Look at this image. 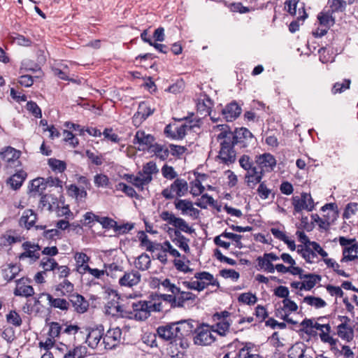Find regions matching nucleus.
<instances>
[{"instance_id":"nucleus-1","label":"nucleus","mask_w":358,"mask_h":358,"mask_svg":"<svg viewBox=\"0 0 358 358\" xmlns=\"http://www.w3.org/2000/svg\"><path fill=\"white\" fill-rule=\"evenodd\" d=\"M222 125V131L217 135L220 149L217 156L218 159L226 164H232L236 160V153L235 146L241 148L254 145L256 141L252 134L246 128H240L231 131L226 130Z\"/></svg>"},{"instance_id":"nucleus-2","label":"nucleus","mask_w":358,"mask_h":358,"mask_svg":"<svg viewBox=\"0 0 358 358\" xmlns=\"http://www.w3.org/2000/svg\"><path fill=\"white\" fill-rule=\"evenodd\" d=\"M213 329L208 324L202 323L194 329V343L198 345H210L215 341Z\"/></svg>"},{"instance_id":"nucleus-3","label":"nucleus","mask_w":358,"mask_h":358,"mask_svg":"<svg viewBox=\"0 0 358 358\" xmlns=\"http://www.w3.org/2000/svg\"><path fill=\"white\" fill-rule=\"evenodd\" d=\"M339 243L344 247L341 262L354 261L358 258V243L355 238L349 239L344 236L339 238Z\"/></svg>"},{"instance_id":"nucleus-4","label":"nucleus","mask_w":358,"mask_h":358,"mask_svg":"<svg viewBox=\"0 0 358 358\" xmlns=\"http://www.w3.org/2000/svg\"><path fill=\"white\" fill-rule=\"evenodd\" d=\"M188 190V185L185 180L177 178L169 187L164 189L162 194L166 199H173L175 196L181 197Z\"/></svg>"},{"instance_id":"nucleus-5","label":"nucleus","mask_w":358,"mask_h":358,"mask_svg":"<svg viewBox=\"0 0 358 358\" xmlns=\"http://www.w3.org/2000/svg\"><path fill=\"white\" fill-rule=\"evenodd\" d=\"M159 217L163 221L173 225L177 229L176 230L179 231H182L185 233L191 234L194 231L185 220L176 217L171 212L167 210L163 211L161 213Z\"/></svg>"},{"instance_id":"nucleus-6","label":"nucleus","mask_w":358,"mask_h":358,"mask_svg":"<svg viewBox=\"0 0 358 358\" xmlns=\"http://www.w3.org/2000/svg\"><path fill=\"white\" fill-rule=\"evenodd\" d=\"M292 205L294 211L296 213H299L303 210L312 211L315 207L313 199L311 195L308 193H302L301 196H293Z\"/></svg>"},{"instance_id":"nucleus-7","label":"nucleus","mask_w":358,"mask_h":358,"mask_svg":"<svg viewBox=\"0 0 358 358\" xmlns=\"http://www.w3.org/2000/svg\"><path fill=\"white\" fill-rule=\"evenodd\" d=\"M155 137L149 134H146L143 130L136 131L133 143L138 145V150L140 151L149 150L155 143Z\"/></svg>"},{"instance_id":"nucleus-8","label":"nucleus","mask_w":358,"mask_h":358,"mask_svg":"<svg viewBox=\"0 0 358 358\" xmlns=\"http://www.w3.org/2000/svg\"><path fill=\"white\" fill-rule=\"evenodd\" d=\"M150 307L147 301H138L131 303L130 313L137 320H145L150 315Z\"/></svg>"},{"instance_id":"nucleus-9","label":"nucleus","mask_w":358,"mask_h":358,"mask_svg":"<svg viewBox=\"0 0 358 358\" xmlns=\"http://www.w3.org/2000/svg\"><path fill=\"white\" fill-rule=\"evenodd\" d=\"M122 335L121 329L118 327L110 329L103 335L101 341L102 349L111 350L119 343Z\"/></svg>"},{"instance_id":"nucleus-10","label":"nucleus","mask_w":358,"mask_h":358,"mask_svg":"<svg viewBox=\"0 0 358 358\" xmlns=\"http://www.w3.org/2000/svg\"><path fill=\"white\" fill-rule=\"evenodd\" d=\"M173 294H176V308H189L196 303V296L192 292L180 291L179 288V292Z\"/></svg>"},{"instance_id":"nucleus-11","label":"nucleus","mask_w":358,"mask_h":358,"mask_svg":"<svg viewBox=\"0 0 358 358\" xmlns=\"http://www.w3.org/2000/svg\"><path fill=\"white\" fill-rule=\"evenodd\" d=\"M257 167L264 172H270L276 165L275 157L270 153H264L256 157Z\"/></svg>"},{"instance_id":"nucleus-12","label":"nucleus","mask_w":358,"mask_h":358,"mask_svg":"<svg viewBox=\"0 0 358 358\" xmlns=\"http://www.w3.org/2000/svg\"><path fill=\"white\" fill-rule=\"evenodd\" d=\"M141 280V275L138 271L131 270L125 272L124 275L120 278L119 284L122 287H133L139 284Z\"/></svg>"},{"instance_id":"nucleus-13","label":"nucleus","mask_w":358,"mask_h":358,"mask_svg":"<svg viewBox=\"0 0 358 358\" xmlns=\"http://www.w3.org/2000/svg\"><path fill=\"white\" fill-rule=\"evenodd\" d=\"M194 321L192 320H180L174 322L178 338L189 336L194 332Z\"/></svg>"},{"instance_id":"nucleus-14","label":"nucleus","mask_w":358,"mask_h":358,"mask_svg":"<svg viewBox=\"0 0 358 358\" xmlns=\"http://www.w3.org/2000/svg\"><path fill=\"white\" fill-rule=\"evenodd\" d=\"M175 207L177 210L181 211L183 215H189L196 217L199 215V210L193 206L192 201L187 199H179L175 202Z\"/></svg>"},{"instance_id":"nucleus-15","label":"nucleus","mask_w":358,"mask_h":358,"mask_svg":"<svg viewBox=\"0 0 358 358\" xmlns=\"http://www.w3.org/2000/svg\"><path fill=\"white\" fill-rule=\"evenodd\" d=\"M24 252L19 256L20 259L29 258L31 262H36L40 257V247L38 245L31 244L30 242H24L22 244Z\"/></svg>"},{"instance_id":"nucleus-16","label":"nucleus","mask_w":358,"mask_h":358,"mask_svg":"<svg viewBox=\"0 0 358 358\" xmlns=\"http://www.w3.org/2000/svg\"><path fill=\"white\" fill-rule=\"evenodd\" d=\"M126 178L129 182L131 183L141 191H143L145 187L149 185L152 180V177H146L141 171H138L136 175H126Z\"/></svg>"},{"instance_id":"nucleus-17","label":"nucleus","mask_w":358,"mask_h":358,"mask_svg":"<svg viewBox=\"0 0 358 358\" xmlns=\"http://www.w3.org/2000/svg\"><path fill=\"white\" fill-rule=\"evenodd\" d=\"M69 301L71 303L74 310L78 313H83L87 311L89 307V303L80 294H71L69 295Z\"/></svg>"},{"instance_id":"nucleus-18","label":"nucleus","mask_w":358,"mask_h":358,"mask_svg":"<svg viewBox=\"0 0 358 358\" xmlns=\"http://www.w3.org/2000/svg\"><path fill=\"white\" fill-rule=\"evenodd\" d=\"M45 297L48 301L50 306L66 311L69 308V302L64 299L54 298L51 294L48 293H42L40 298Z\"/></svg>"},{"instance_id":"nucleus-19","label":"nucleus","mask_w":358,"mask_h":358,"mask_svg":"<svg viewBox=\"0 0 358 358\" xmlns=\"http://www.w3.org/2000/svg\"><path fill=\"white\" fill-rule=\"evenodd\" d=\"M157 331L159 336L165 341H172L176 338H178L174 322L159 327Z\"/></svg>"},{"instance_id":"nucleus-20","label":"nucleus","mask_w":358,"mask_h":358,"mask_svg":"<svg viewBox=\"0 0 358 358\" xmlns=\"http://www.w3.org/2000/svg\"><path fill=\"white\" fill-rule=\"evenodd\" d=\"M103 335L101 329H92L87 334L86 342L88 345L92 348L102 349L101 341H103Z\"/></svg>"},{"instance_id":"nucleus-21","label":"nucleus","mask_w":358,"mask_h":358,"mask_svg":"<svg viewBox=\"0 0 358 358\" xmlns=\"http://www.w3.org/2000/svg\"><path fill=\"white\" fill-rule=\"evenodd\" d=\"M264 173L257 166H254L252 169L247 171L245 175V181L248 187L254 188L255 186L259 183L262 179Z\"/></svg>"},{"instance_id":"nucleus-22","label":"nucleus","mask_w":358,"mask_h":358,"mask_svg":"<svg viewBox=\"0 0 358 358\" xmlns=\"http://www.w3.org/2000/svg\"><path fill=\"white\" fill-rule=\"evenodd\" d=\"M241 113V108L236 102H231L222 110V115L228 122L236 119Z\"/></svg>"},{"instance_id":"nucleus-23","label":"nucleus","mask_w":358,"mask_h":358,"mask_svg":"<svg viewBox=\"0 0 358 358\" xmlns=\"http://www.w3.org/2000/svg\"><path fill=\"white\" fill-rule=\"evenodd\" d=\"M194 278L197 280L198 282L203 283V289L208 285L219 286L218 281L214 278L213 275L210 273L203 271L196 273Z\"/></svg>"},{"instance_id":"nucleus-24","label":"nucleus","mask_w":358,"mask_h":358,"mask_svg":"<svg viewBox=\"0 0 358 358\" xmlns=\"http://www.w3.org/2000/svg\"><path fill=\"white\" fill-rule=\"evenodd\" d=\"M16 282L17 285L14 290V294L15 296L28 297L34 294L33 287L30 285H25L23 278L17 280Z\"/></svg>"},{"instance_id":"nucleus-25","label":"nucleus","mask_w":358,"mask_h":358,"mask_svg":"<svg viewBox=\"0 0 358 358\" xmlns=\"http://www.w3.org/2000/svg\"><path fill=\"white\" fill-rule=\"evenodd\" d=\"M36 220V215L32 210L28 209L24 211L21 216L19 224L21 227H24L27 229L34 226Z\"/></svg>"},{"instance_id":"nucleus-26","label":"nucleus","mask_w":358,"mask_h":358,"mask_svg":"<svg viewBox=\"0 0 358 358\" xmlns=\"http://www.w3.org/2000/svg\"><path fill=\"white\" fill-rule=\"evenodd\" d=\"M282 310L285 313L282 317L283 320L291 324H294V322H293L291 319L289 318V314H290L292 312L296 311L298 309V306L294 301H292L289 298L284 299L282 300Z\"/></svg>"},{"instance_id":"nucleus-27","label":"nucleus","mask_w":358,"mask_h":358,"mask_svg":"<svg viewBox=\"0 0 358 358\" xmlns=\"http://www.w3.org/2000/svg\"><path fill=\"white\" fill-rule=\"evenodd\" d=\"M26 176L27 173L24 171H20L10 177L8 180V183L10 184L13 189H17L21 187Z\"/></svg>"},{"instance_id":"nucleus-28","label":"nucleus","mask_w":358,"mask_h":358,"mask_svg":"<svg viewBox=\"0 0 358 358\" xmlns=\"http://www.w3.org/2000/svg\"><path fill=\"white\" fill-rule=\"evenodd\" d=\"M66 189L69 196L75 198L76 200H82L85 199L87 194L84 187L80 189L76 185H69L66 186Z\"/></svg>"},{"instance_id":"nucleus-29","label":"nucleus","mask_w":358,"mask_h":358,"mask_svg":"<svg viewBox=\"0 0 358 358\" xmlns=\"http://www.w3.org/2000/svg\"><path fill=\"white\" fill-rule=\"evenodd\" d=\"M86 353V348L82 345H76L70 348L63 358H84Z\"/></svg>"},{"instance_id":"nucleus-30","label":"nucleus","mask_w":358,"mask_h":358,"mask_svg":"<svg viewBox=\"0 0 358 358\" xmlns=\"http://www.w3.org/2000/svg\"><path fill=\"white\" fill-rule=\"evenodd\" d=\"M149 152L154 153L157 157L162 160L166 159L169 155V150L165 146L158 143H154Z\"/></svg>"},{"instance_id":"nucleus-31","label":"nucleus","mask_w":358,"mask_h":358,"mask_svg":"<svg viewBox=\"0 0 358 358\" xmlns=\"http://www.w3.org/2000/svg\"><path fill=\"white\" fill-rule=\"evenodd\" d=\"M257 262L260 269H263L270 273H273L275 272V266L272 264L270 259L266 257L265 254H264L263 256L258 257L257 258Z\"/></svg>"},{"instance_id":"nucleus-32","label":"nucleus","mask_w":358,"mask_h":358,"mask_svg":"<svg viewBox=\"0 0 358 358\" xmlns=\"http://www.w3.org/2000/svg\"><path fill=\"white\" fill-rule=\"evenodd\" d=\"M20 271V266L17 264H8L2 271L3 277L5 280L10 281L15 278Z\"/></svg>"},{"instance_id":"nucleus-33","label":"nucleus","mask_w":358,"mask_h":358,"mask_svg":"<svg viewBox=\"0 0 358 358\" xmlns=\"http://www.w3.org/2000/svg\"><path fill=\"white\" fill-rule=\"evenodd\" d=\"M338 335L342 339L349 342L353 339L354 332L351 328L348 327V324L341 323L338 326Z\"/></svg>"},{"instance_id":"nucleus-34","label":"nucleus","mask_w":358,"mask_h":358,"mask_svg":"<svg viewBox=\"0 0 358 358\" xmlns=\"http://www.w3.org/2000/svg\"><path fill=\"white\" fill-rule=\"evenodd\" d=\"M105 312L107 315L117 316L122 313V308L117 300L108 301L105 306Z\"/></svg>"},{"instance_id":"nucleus-35","label":"nucleus","mask_w":358,"mask_h":358,"mask_svg":"<svg viewBox=\"0 0 358 358\" xmlns=\"http://www.w3.org/2000/svg\"><path fill=\"white\" fill-rule=\"evenodd\" d=\"M231 322L229 320H221L217 322L215 325H212L213 332L222 336H225L229 331Z\"/></svg>"},{"instance_id":"nucleus-36","label":"nucleus","mask_w":358,"mask_h":358,"mask_svg":"<svg viewBox=\"0 0 358 358\" xmlns=\"http://www.w3.org/2000/svg\"><path fill=\"white\" fill-rule=\"evenodd\" d=\"M213 106V102L207 96H203V98H199L197 103V109L201 113L210 115V109Z\"/></svg>"},{"instance_id":"nucleus-37","label":"nucleus","mask_w":358,"mask_h":358,"mask_svg":"<svg viewBox=\"0 0 358 358\" xmlns=\"http://www.w3.org/2000/svg\"><path fill=\"white\" fill-rule=\"evenodd\" d=\"M151 264L150 256L145 253L139 255L135 261V266L141 271L148 270Z\"/></svg>"},{"instance_id":"nucleus-38","label":"nucleus","mask_w":358,"mask_h":358,"mask_svg":"<svg viewBox=\"0 0 358 358\" xmlns=\"http://www.w3.org/2000/svg\"><path fill=\"white\" fill-rule=\"evenodd\" d=\"M1 155L3 160L10 162L17 160L20 157V153L15 148L8 147L1 152Z\"/></svg>"},{"instance_id":"nucleus-39","label":"nucleus","mask_w":358,"mask_h":358,"mask_svg":"<svg viewBox=\"0 0 358 358\" xmlns=\"http://www.w3.org/2000/svg\"><path fill=\"white\" fill-rule=\"evenodd\" d=\"M192 126L187 124H182L174 128V131L171 134V137L174 139H182L186 135L187 131H190Z\"/></svg>"},{"instance_id":"nucleus-40","label":"nucleus","mask_w":358,"mask_h":358,"mask_svg":"<svg viewBox=\"0 0 358 358\" xmlns=\"http://www.w3.org/2000/svg\"><path fill=\"white\" fill-rule=\"evenodd\" d=\"M304 280L302 282V287L305 290H310L313 288L317 280H320V277L317 275L308 274L304 275Z\"/></svg>"},{"instance_id":"nucleus-41","label":"nucleus","mask_w":358,"mask_h":358,"mask_svg":"<svg viewBox=\"0 0 358 358\" xmlns=\"http://www.w3.org/2000/svg\"><path fill=\"white\" fill-rule=\"evenodd\" d=\"M303 302L315 308H323L327 305V303L322 299L313 296L304 297Z\"/></svg>"},{"instance_id":"nucleus-42","label":"nucleus","mask_w":358,"mask_h":358,"mask_svg":"<svg viewBox=\"0 0 358 358\" xmlns=\"http://www.w3.org/2000/svg\"><path fill=\"white\" fill-rule=\"evenodd\" d=\"M176 238L173 240V242H176V244L182 250H183L185 252L189 251V247L188 245V239H187L184 236H182L178 230H175L174 232Z\"/></svg>"},{"instance_id":"nucleus-43","label":"nucleus","mask_w":358,"mask_h":358,"mask_svg":"<svg viewBox=\"0 0 358 358\" xmlns=\"http://www.w3.org/2000/svg\"><path fill=\"white\" fill-rule=\"evenodd\" d=\"M73 285L68 280H64L58 284L55 288L57 291L62 292V295H70L73 291Z\"/></svg>"},{"instance_id":"nucleus-44","label":"nucleus","mask_w":358,"mask_h":358,"mask_svg":"<svg viewBox=\"0 0 358 358\" xmlns=\"http://www.w3.org/2000/svg\"><path fill=\"white\" fill-rule=\"evenodd\" d=\"M253 350L250 343H246L239 350V358H262L258 354L252 352Z\"/></svg>"},{"instance_id":"nucleus-45","label":"nucleus","mask_w":358,"mask_h":358,"mask_svg":"<svg viewBox=\"0 0 358 358\" xmlns=\"http://www.w3.org/2000/svg\"><path fill=\"white\" fill-rule=\"evenodd\" d=\"M317 19L321 25L328 29L334 24V18L329 13H320Z\"/></svg>"},{"instance_id":"nucleus-46","label":"nucleus","mask_w":358,"mask_h":358,"mask_svg":"<svg viewBox=\"0 0 358 358\" xmlns=\"http://www.w3.org/2000/svg\"><path fill=\"white\" fill-rule=\"evenodd\" d=\"M298 252L301 254L302 257L306 259L307 262L312 263L313 259L317 257L314 251H313L309 247H305L303 248L301 246H298Z\"/></svg>"},{"instance_id":"nucleus-47","label":"nucleus","mask_w":358,"mask_h":358,"mask_svg":"<svg viewBox=\"0 0 358 358\" xmlns=\"http://www.w3.org/2000/svg\"><path fill=\"white\" fill-rule=\"evenodd\" d=\"M48 165L54 171H57L59 173L63 172L66 168V165L64 162L55 158H50L48 159Z\"/></svg>"},{"instance_id":"nucleus-48","label":"nucleus","mask_w":358,"mask_h":358,"mask_svg":"<svg viewBox=\"0 0 358 358\" xmlns=\"http://www.w3.org/2000/svg\"><path fill=\"white\" fill-rule=\"evenodd\" d=\"M116 189L122 191L124 194H126L128 196L131 198H138V194L135 191V189L124 182H120L116 185Z\"/></svg>"},{"instance_id":"nucleus-49","label":"nucleus","mask_w":358,"mask_h":358,"mask_svg":"<svg viewBox=\"0 0 358 358\" xmlns=\"http://www.w3.org/2000/svg\"><path fill=\"white\" fill-rule=\"evenodd\" d=\"M141 172L146 177H152V175L158 172V169L156 163L154 162H149L146 163L143 166Z\"/></svg>"},{"instance_id":"nucleus-50","label":"nucleus","mask_w":358,"mask_h":358,"mask_svg":"<svg viewBox=\"0 0 358 358\" xmlns=\"http://www.w3.org/2000/svg\"><path fill=\"white\" fill-rule=\"evenodd\" d=\"M41 266L44 269V271H55L58 264L54 259L50 257H44L41 262Z\"/></svg>"},{"instance_id":"nucleus-51","label":"nucleus","mask_w":358,"mask_h":358,"mask_svg":"<svg viewBox=\"0 0 358 358\" xmlns=\"http://www.w3.org/2000/svg\"><path fill=\"white\" fill-rule=\"evenodd\" d=\"M63 326L58 322H52L49 324L48 336L52 338H55L62 333Z\"/></svg>"},{"instance_id":"nucleus-52","label":"nucleus","mask_w":358,"mask_h":358,"mask_svg":"<svg viewBox=\"0 0 358 358\" xmlns=\"http://www.w3.org/2000/svg\"><path fill=\"white\" fill-rule=\"evenodd\" d=\"M222 236H223L224 238H228V239H231V241H233L235 243V245L236 248H238L239 249H241L243 248V245L241 241V240L242 238V236L236 234H233L231 232L224 231L222 234Z\"/></svg>"},{"instance_id":"nucleus-53","label":"nucleus","mask_w":358,"mask_h":358,"mask_svg":"<svg viewBox=\"0 0 358 358\" xmlns=\"http://www.w3.org/2000/svg\"><path fill=\"white\" fill-rule=\"evenodd\" d=\"M62 333L76 336V334L83 332L80 331V327L77 324H65L63 326Z\"/></svg>"},{"instance_id":"nucleus-54","label":"nucleus","mask_w":358,"mask_h":358,"mask_svg":"<svg viewBox=\"0 0 358 358\" xmlns=\"http://www.w3.org/2000/svg\"><path fill=\"white\" fill-rule=\"evenodd\" d=\"M257 301V299L255 295L247 292V293H243L240 294L238 296V301L248 304V305H252L255 304Z\"/></svg>"},{"instance_id":"nucleus-55","label":"nucleus","mask_w":358,"mask_h":358,"mask_svg":"<svg viewBox=\"0 0 358 358\" xmlns=\"http://www.w3.org/2000/svg\"><path fill=\"white\" fill-rule=\"evenodd\" d=\"M5 238L8 243L10 244L21 242L23 239V237L20 234H18L16 231L12 230L6 232Z\"/></svg>"},{"instance_id":"nucleus-56","label":"nucleus","mask_w":358,"mask_h":358,"mask_svg":"<svg viewBox=\"0 0 358 358\" xmlns=\"http://www.w3.org/2000/svg\"><path fill=\"white\" fill-rule=\"evenodd\" d=\"M6 319L8 323L15 327H20L22 324V319L19 314L15 311H10L7 315Z\"/></svg>"},{"instance_id":"nucleus-57","label":"nucleus","mask_w":358,"mask_h":358,"mask_svg":"<svg viewBox=\"0 0 358 358\" xmlns=\"http://www.w3.org/2000/svg\"><path fill=\"white\" fill-rule=\"evenodd\" d=\"M351 81L349 79L344 80L343 83H336L334 85L331 92L333 94L341 93L344 90L349 89Z\"/></svg>"},{"instance_id":"nucleus-58","label":"nucleus","mask_w":358,"mask_h":358,"mask_svg":"<svg viewBox=\"0 0 358 358\" xmlns=\"http://www.w3.org/2000/svg\"><path fill=\"white\" fill-rule=\"evenodd\" d=\"M56 200L57 199L52 197L51 195L45 194L41 196L40 202L44 208H46L47 210H52V203L55 204Z\"/></svg>"},{"instance_id":"nucleus-59","label":"nucleus","mask_w":358,"mask_h":358,"mask_svg":"<svg viewBox=\"0 0 358 358\" xmlns=\"http://www.w3.org/2000/svg\"><path fill=\"white\" fill-rule=\"evenodd\" d=\"M204 191V187L201 185V182L199 180H194L191 186L190 192L193 196H199L203 193Z\"/></svg>"},{"instance_id":"nucleus-60","label":"nucleus","mask_w":358,"mask_h":358,"mask_svg":"<svg viewBox=\"0 0 358 358\" xmlns=\"http://www.w3.org/2000/svg\"><path fill=\"white\" fill-rule=\"evenodd\" d=\"M333 12L343 11L345 8L346 2L343 0H329Z\"/></svg>"},{"instance_id":"nucleus-61","label":"nucleus","mask_w":358,"mask_h":358,"mask_svg":"<svg viewBox=\"0 0 358 358\" xmlns=\"http://www.w3.org/2000/svg\"><path fill=\"white\" fill-rule=\"evenodd\" d=\"M141 241V245L145 247L146 250L150 252L155 251V247L152 241H150L148 238V236L143 232H142L141 236L139 237Z\"/></svg>"},{"instance_id":"nucleus-62","label":"nucleus","mask_w":358,"mask_h":358,"mask_svg":"<svg viewBox=\"0 0 358 358\" xmlns=\"http://www.w3.org/2000/svg\"><path fill=\"white\" fill-rule=\"evenodd\" d=\"M109 183L108 176L104 174H97L94 176V184L99 187H106Z\"/></svg>"},{"instance_id":"nucleus-63","label":"nucleus","mask_w":358,"mask_h":358,"mask_svg":"<svg viewBox=\"0 0 358 358\" xmlns=\"http://www.w3.org/2000/svg\"><path fill=\"white\" fill-rule=\"evenodd\" d=\"M162 173L166 179H173L177 176V173L172 166L164 165L162 169Z\"/></svg>"},{"instance_id":"nucleus-64","label":"nucleus","mask_w":358,"mask_h":358,"mask_svg":"<svg viewBox=\"0 0 358 358\" xmlns=\"http://www.w3.org/2000/svg\"><path fill=\"white\" fill-rule=\"evenodd\" d=\"M213 198L206 194L201 196L199 201L196 203V205L201 208H206L208 204H213Z\"/></svg>"}]
</instances>
